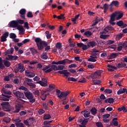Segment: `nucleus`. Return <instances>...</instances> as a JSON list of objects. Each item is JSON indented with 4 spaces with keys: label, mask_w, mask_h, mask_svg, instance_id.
<instances>
[{
    "label": "nucleus",
    "mask_w": 127,
    "mask_h": 127,
    "mask_svg": "<svg viewBox=\"0 0 127 127\" xmlns=\"http://www.w3.org/2000/svg\"><path fill=\"white\" fill-rule=\"evenodd\" d=\"M35 42L36 43L39 50H42L44 47H46L45 49V51H49V50L51 49L50 46H48V44L46 41L41 40V39L39 38H36L35 39Z\"/></svg>",
    "instance_id": "nucleus-1"
},
{
    "label": "nucleus",
    "mask_w": 127,
    "mask_h": 127,
    "mask_svg": "<svg viewBox=\"0 0 127 127\" xmlns=\"http://www.w3.org/2000/svg\"><path fill=\"white\" fill-rule=\"evenodd\" d=\"M53 70L58 71V66L56 65H52L51 66V64H49L42 69V70L44 71L45 73H50Z\"/></svg>",
    "instance_id": "nucleus-2"
},
{
    "label": "nucleus",
    "mask_w": 127,
    "mask_h": 127,
    "mask_svg": "<svg viewBox=\"0 0 127 127\" xmlns=\"http://www.w3.org/2000/svg\"><path fill=\"white\" fill-rule=\"evenodd\" d=\"M24 94H25V96L26 98L28 100H29V102L31 104H33V103H35V98H34V96H33V94H32V93L30 92V91H24Z\"/></svg>",
    "instance_id": "nucleus-3"
},
{
    "label": "nucleus",
    "mask_w": 127,
    "mask_h": 127,
    "mask_svg": "<svg viewBox=\"0 0 127 127\" xmlns=\"http://www.w3.org/2000/svg\"><path fill=\"white\" fill-rule=\"evenodd\" d=\"M56 93L58 97L59 98V99H61L63 97H65L66 96H68L70 93L67 92H61L60 90L57 89L56 90Z\"/></svg>",
    "instance_id": "nucleus-4"
},
{
    "label": "nucleus",
    "mask_w": 127,
    "mask_h": 127,
    "mask_svg": "<svg viewBox=\"0 0 127 127\" xmlns=\"http://www.w3.org/2000/svg\"><path fill=\"white\" fill-rule=\"evenodd\" d=\"M25 70V68H24V66L21 65L20 64H18V66L14 68V71L15 73H18V72L20 73H23Z\"/></svg>",
    "instance_id": "nucleus-5"
},
{
    "label": "nucleus",
    "mask_w": 127,
    "mask_h": 127,
    "mask_svg": "<svg viewBox=\"0 0 127 127\" xmlns=\"http://www.w3.org/2000/svg\"><path fill=\"white\" fill-rule=\"evenodd\" d=\"M0 105L2 106L3 110L5 112H10L11 111V109L9 107H7V106L9 105V103L7 102H4L0 103Z\"/></svg>",
    "instance_id": "nucleus-6"
},
{
    "label": "nucleus",
    "mask_w": 127,
    "mask_h": 127,
    "mask_svg": "<svg viewBox=\"0 0 127 127\" xmlns=\"http://www.w3.org/2000/svg\"><path fill=\"white\" fill-rule=\"evenodd\" d=\"M102 72L101 70H97L94 72V73L90 75V77L92 78V79H99V77L102 75Z\"/></svg>",
    "instance_id": "nucleus-7"
},
{
    "label": "nucleus",
    "mask_w": 127,
    "mask_h": 127,
    "mask_svg": "<svg viewBox=\"0 0 127 127\" xmlns=\"http://www.w3.org/2000/svg\"><path fill=\"white\" fill-rule=\"evenodd\" d=\"M66 63H68V64H71V63H74V61L72 60H70L69 59H64L62 61H58V65H59V64L65 65Z\"/></svg>",
    "instance_id": "nucleus-8"
},
{
    "label": "nucleus",
    "mask_w": 127,
    "mask_h": 127,
    "mask_svg": "<svg viewBox=\"0 0 127 127\" xmlns=\"http://www.w3.org/2000/svg\"><path fill=\"white\" fill-rule=\"evenodd\" d=\"M23 108V105L20 103H16L15 105V111L14 113H19L20 109Z\"/></svg>",
    "instance_id": "nucleus-9"
},
{
    "label": "nucleus",
    "mask_w": 127,
    "mask_h": 127,
    "mask_svg": "<svg viewBox=\"0 0 127 127\" xmlns=\"http://www.w3.org/2000/svg\"><path fill=\"white\" fill-rule=\"evenodd\" d=\"M114 28L111 26H107L106 27L104 28L102 32H101V34H106V33H108L109 30H113Z\"/></svg>",
    "instance_id": "nucleus-10"
},
{
    "label": "nucleus",
    "mask_w": 127,
    "mask_h": 127,
    "mask_svg": "<svg viewBox=\"0 0 127 127\" xmlns=\"http://www.w3.org/2000/svg\"><path fill=\"white\" fill-rule=\"evenodd\" d=\"M13 94L16 97H17V98H20L21 99H23L24 98V94L23 93L20 92V91H15L13 92Z\"/></svg>",
    "instance_id": "nucleus-11"
},
{
    "label": "nucleus",
    "mask_w": 127,
    "mask_h": 127,
    "mask_svg": "<svg viewBox=\"0 0 127 127\" xmlns=\"http://www.w3.org/2000/svg\"><path fill=\"white\" fill-rule=\"evenodd\" d=\"M19 13L20 14V16L22 19H25V13H26V9H21Z\"/></svg>",
    "instance_id": "nucleus-12"
},
{
    "label": "nucleus",
    "mask_w": 127,
    "mask_h": 127,
    "mask_svg": "<svg viewBox=\"0 0 127 127\" xmlns=\"http://www.w3.org/2000/svg\"><path fill=\"white\" fill-rule=\"evenodd\" d=\"M7 56L8 58H6V60H9L10 61H15V60H17L18 59V57H17V56L8 55Z\"/></svg>",
    "instance_id": "nucleus-13"
},
{
    "label": "nucleus",
    "mask_w": 127,
    "mask_h": 127,
    "mask_svg": "<svg viewBox=\"0 0 127 127\" xmlns=\"http://www.w3.org/2000/svg\"><path fill=\"white\" fill-rule=\"evenodd\" d=\"M8 35H9L8 32H6L4 33V34H3V35L1 37V42H5V41H6V40H7L6 39V38H7V37H8Z\"/></svg>",
    "instance_id": "nucleus-14"
},
{
    "label": "nucleus",
    "mask_w": 127,
    "mask_h": 127,
    "mask_svg": "<svg viewBox=\"0 0 127 127\" xmlns=\"http://www.w3.org/2000/svg\"><path fill=\"white\" fill-rule=\"evenodd\" d=\"M8 25H9V27H12V28H15V27H17V23L16 22V20H12L10 21Z\"/></svg>",
    "instance_id": "nucleus-15"
},
{
    "label": "nucleus",
    "mask_w": 127,
    "mask_h": 127,
    "mask_svg": "<svg viewBox=\"0 0 127 127\" xmlns=\"http://www.w3.org/2000/svg\"><path fill=\"white\" fill-rule=\"evenodd\" d=\"M25 75L27 76V77H29L30 78H33L34 76H35V73L28 71V70L25 71Z\"/></svg>",
    "instance_id": "nucleus-16"
},
{
    "label": "nucleus",
    "mask_w": 127,
    "mask_h": 127,
    "mask_svg": "<svg viewBox=\"0 0 127 127\" xmlns=\"http://www.w3.org/2000/svg\"><path fill=\"white\" fill-rule=\"evenodd\" d=\"M107 67H108V70L109 71V72H114L115 70H117V67L114 66L111 64H108Z\"/></svg>",
    "instance_id": "nucleus-17"
},
{
    "label": "nucleus",
    "mask_w": 127,
    "mask_h": 127,
    "mask_svg": "<svg viewBox=\"0 0 127 127\" xmlns=\"http://www.w3.org/2000/svg\"><path fill=\"white\" fill-rule=\"evenodd\" d=\"M88 47H89V48L90 47H92V48H93V47H95V46H97V43H96V42L95 41L89 42L88 43Z\"/></svg>",
    "instance_id": "nucleus-18"
},
{
    "label": "nucleus",
    "mask_w": 127,
    "mask_h": 127,
    "mask_svg": "<svg viewBox=\"0 0 127 127\" xmlns=\"http://www.w3.org/2000/svg\"><path fill=\"white\" fill-rule=\"evenodd\" d=\"M114 102H115V99L113 98H109L105 100V103L106 104L109 103V104H114Z\"/></svg>",
    "instance_id": "nucleus-19"
},
{
    "label": "nucleus",
    "mask_w": 127,
    "mask_h": 127,
    "mask_svg": "<svg viewBox=\"0 0 127 127\" xmlns=\"http://www.w3.org/2000/svg\"><path fill=\"white\" fill-rule=\"evenodd\" d=\"M14 49L13 48H11L10 49H8L4 53L5 55H7V54H12L13 53Z\"/></svg>",
    "instance_id": "nucleus-20"
},
{
    "label": "nucleus",
    "mask_w": 127,
    "mask_h": 127,
    "mask_svg": "<svg viewBox=\"0 0 127 127\" xmlns=\"http://www.w3.org/2000/svg\"><path fill=\"white\" fill-rule=\"evenodd\" d=\"M93 85H101L102 81L100 80L93 79L92 80Z\"/></svg>",
    "instance_id": "nucleus-21"
},
{
    "label": "nucleus",
    "mask_w": 127,
    "mask_h": 127,
    "mask_svg": "<svg viewBox=\"0 0 127 127\" xmlns=\"http://www.w3.org/2000/svg\"><path fill=\"white\" fill-rule=\"evenodd\" d=\"M21 122V120H19V122H16L15 123V126L17 127H24V124L23 123H20Z\"/></svg>",
    "instance_id": "nucleus-22"
},
{
    "label": "nucleus",
    "mask_w": 127,
    "mask_h": 127,
    "mask_svg": "<svg viewBox=\"0 0 127 127\" xmlns=\"http://www.w3.org/2000/svg\"><path fill=\"white\" fill-rule=\"evenodd\" d=\"M126 66H127V64L120 63L117 64V68L120 69V68H124V67H126Z\"/></svg>",
    "instance_id": "nucleus-23"
},
{
    "label": "nucleus",
    "mask_w": 127,
    "mask_h": 127,
    "mask_svg": "<svg viewBox=\"0 0 127 127\" xmlns=\"http://www.w3.org/2000/svg\"><path fill=\"white\" fill-rule=\"evenodd\" d=\"M120 2L118 0H113L110 4V5H114L115 6H119Z\"/></svg>",
    "instance_id": "nucleus-24"
},
{
    "label": "nucleus",
    "mask_w": 127,
    "mask_h": 127,
    "mask_svg": "<svg viewBox=\"0 0 127 127\" xmlns=\"http://www.w3.org/2000/svg\"><path fill=\"white\" fill-rule=\"evenodd\" d=\"M125 93H126V88H121L117 91V95H122V94H125Z\"/></svg>",
    "instance_id": "nucleus-25"
},
{
    "label": "nucleus",
    "mask_w": 127,
    "mask_h": 127,
    "mask_svg": "<svg viewBox=\"0 0 127 127\" xmlns=\"http://www.w3.org/2000/svg\"><path fill=\"white\" fill-rule=\"evenodd\" d=\"M27 85H28V86H29V87H30V88H31L32 89H34L36 87V85H35V84L32 83V82H26Z\"/></svg>",
    "instance_id": "nucleus-26"
},
{
    "label": "nucleus",
    "mask_w": 127,
    "mask_h": 127,
    "mask_svg": "<svg viewBox=\"0 0 127 127\" xmlns=\"http://www.w3.org/2000/svg\"><path fill=\"white\" fill-rule=\"evenodd\" d=\"M41 58L44 60H46L47 59H48V56H47V54H46V53H43L41 55Z\"/></svg>",
    "instance_id": "nucleus-27"
},
{
    "label": "nucleus",
    "mask_w": 127,
    "mask_h": 127,
    "mask_svg": "<svg viewBox=\"0 0 127 127\" xmlns=\"http://www.w3.org/2000/svg\"><path fill=\"white\" fill-rule=\"evenodd\" d=\"M116 16H117V12L116 13H113L111 16L110 21H115V20H116V19H115V17H116Z\"/></svg>",
    "instance_id": "nucleus-28"
},
{
    "label": "nucleus",
    "mask_w": 127,
    "mask_h": 127,
    "mask_svg": "<svg viewBox=\"0 0 127 127\" xmlns=\"http://www.w3.org/2000/svg\"><path fill=\"white\" fill-rule=\"evenodd\" d=\"M30 50L33 55H35V54H37V53H38V52H37V50L35 49V48H30Z\"/></svg>",
    "instance_id": "nucleus-29"
},
{
    "label": "nucleus",
    "mask_w": 127,
    "mask_h": 127,
    "mask_svg": "<svg viewBox=\"0 0 127 127\" xmlns=\"http://www.w3.org/2000/svg\"><path fill=\"white\" fill-rule=\"evenodd\" d=\"M118 55L117 53H112L110 55L109 59H115L116 57H118Z\"/></svg>",
    "instance_id": "nucleus-30"
},
{
    "label": "nucleus",
    "mask_w": 127,
    "mask_h": 127,
    "mask_svg": "<svg viewBox=\"0 0 127 127\" xmlns=\"http://www.w3.org/2000/svg\"><path fill=\"white\" fill-rule=\"evenodd\" d=\"M70 76V72H68L67 69H64V72L63 77H66V78H68Z\"/></svg>",
    "instance_id": "nucleus-31"
},
{
    "label": "nucleus",
    "mask_w": 127,
    "mask_h": 127,
    "mask_svg": "<svg viewBox=\"0 0 127 127\" xmlns=\"http://www.w3.org/2000/svg\"><path fill=\"white\" fill-rule=\"evenodd\" d=\"M97 44L99 45H105L106 44V41H102V40H97Z\"/></svg>",
    "instance_id": "nucleus-32"
},
{
    "label": "nucleus",
    "mask_w": 127,
    "mask_h": 127,
    "mask_svg": "<svg viewBox=\"0 0 127 127\" xmlns=\"http://www.w3.org/2000/svg\"><path fill=\"white\" fill-rule=\"evenodd\" d=\"M90 111L92 115H93V116H95V115L97 114V109L95 107L92 108Z\"/></svg>",
    "instance_id": "nucleus-33"
},
{
    "label": "nucleus",
    "mask_w": 127,
    "mask_h": 127,
    "mask_svg": "<svg viewBox=\"0 0 127 127\" xmlns=\"http://www.w3.org/2000/svg\"><path fill=\"white\" fill-rule=\"evenodd\" d=\"M50 119H51V115L50 114H45L43 117V120L44 121H46V120H49Z\"/></svg>",
    "instance_id": "nucleus-34"
},
{
    "label": "nucleus",
    "mask_w": 127,
    "mask_h": 127,
    "mask_svg": "<svg viewBox=\"0 0 127 127\" xmlns=\"http://www.w3.org/2000/svg\"><path fill=\"white\" fill-rule=\"evenodd\" d=\"M37 83H38V84H40V85H41V86H42V87L47 86V83H46V82H44L41 80L39 81Z\"/></svg>",
    "instance_id": "nucleus-35"
},
{
    "label": "nucleus",
    "mask_w": 127,
    "mask_h": 127,
    "mask_svg": "<svg viewBox=\"0 0 127 127\" xmlns=\"http://www.w3.org/2000/svg\"><path fill=\"white\" fill-rule=\"evenodd\" d=\"M16 21L17 22V25H19L18 24L22 25V24H24V20H21L20 19H17Z\"/></svg>",
    "instance_id": "nucleus-36"
},
{
    "label": "nucleus",
    "mask_w": 127,
    "mask_h": 127,
    "mask_svg": "<svg viewBox=\"0 0 127 127\" xmlns=\"http://www.w3.org/2000/svg\"><path fill=\"white\" fill-rule=\"evenodd\" d=\"M87 61H89V62H96L97 60H96L94 57L91 56L90 58L88 59Z\"/></svg>",
    "instance_id": "nucleus-37"
},
{
    "label": "nucleus",
    "mask_w": 127,
    "mask_h": 127,
    "mask_svg": "<svg viewBox=\"0 0 127 127\" xmlns=\"http://www.w3.org/2000/svg\"><path fill=\"white\" fill-rule=\"evenodd\" d=\"M3 62L5 67H9L10 66V62L5 60L3 61Z\"/></svg>",
    "instance_id": "nucleus-38"
},
{
    "label": "nucleus",
    "mask_w": 127,
    "mask_h": 127,
    "mask_svg": "<svg viewBox=\"0 0 127 127\" xmlns=\"http://www.w3.org/2000/svg\"><path fill=\"white\" fill-rule=\"evenodd\" d=\"M92 34V32L90 31H87L84 33V36H87V37H90V36H91Z\"/></svg>",
    "instance_id": "nucleus-39"
},
{
    "label": "nucleus",
    "mask_w": 127,
    "mask_h": 127,
    "mask_svg": "<svg viewBox=\"0 0 127 127\" xmlns=\"http://www.w3.org/2000/svg\"><path fill=\"white\" fill-rule=\"evenodd\" d=\"M56 48L57 49H61V48H62V44L61 43H57L56 44Z\"/></svg>",
    "instance_id": "nucleus-40"
},
{
    "label": "nucleus",
    "mask_w": 127,
    "mask_h": 127,
    "mask_svg": "<svg viewBox=\"0 0 127 127\" xmlns=\"http://www.w3.org/2000/svg\"><path fill=\"white\" fill-rule=\"evenodd\" d=\"M2 91L3 92L4 94H6V95H11V92L6 89H3Z\"/></svg>",
    "instance_id": "nucleus-41"
},
{
    "label": "nucleus",
    "mask_w": 127,
    "mask_h": 127,
    "mask_svg": "<svg viewBox=\"0 0 127 127\" xmlns=\"http://www.w3.org/2000/svg\"><path fill=\"white\" fill-rule=\"evenodd\" d=\"M126 107H125V106H122V107H121V108H119L118 109V111L119 112H122V111H123V112H124V113H126Z\"/></svg>",
    "instance_id": "nucleus-42"
},
{
    "label": "nucleus",
    "mask_w": 127,
    "mask_h": 127,
    "mask_svg": "<svg viewBox=\"0 0 127 127\" xmlns=\"http://www.w3.org/2000/svg\"><path fill=\"white\" fill-rule=\"evenodd\" d=\"M124 34L120 33L116 36V40H120L123 38Z\"/></svg>",
    "instance_id": "nucleus-43"
},
{
    "label": "nucleus",
    "mask_w": 127,
    "mask_h": 127,
    "mask_svg": "<svg viewBox=\"0 0 127 127\" xmlns=\"http://www.w3.org/2000/svg\"><path fill=\"white\" fill-rule=\"evenodd\" d=\"M19 90H23V91H25V92L28 91V89H27V88L24 87L23 85L21 86L19 88Z\"/></svg>",
    "instance_id": "nucleus-44"
},
{
    "label": "nucleus",
    "mask_w": 127,
    "mask_h": 127,
    "mask_svg": "<svg viewBox=\"0 0 127 127\" xmlns=\"http://www.w3.org/2000/svg\"><path fill=\"white\" fill-rule=\"evenodd\" d=\"M100 37L102 39H107L108 37H110V35H101Z\"/></svg>",
    "instance_id": "nucleus-45"
},
{
    "label": "nucleus",
    "mask_w": 127,
    "mask_h": 127,
    "mask_svg": "<svg viewBox=\"0 0 127 127\" xmlns=\"http://www.w3.org/2000/svg\"><path fill=\"white\" fill-rule=\"evenodd\" d=\"M89 48H90L89 47V46H88V44H87V46L85 44H83L82 47V50H83V51H85V50H88Z\"/></svg>",
    "instance_id": "nucleus-46"
},
{
    "label": "nucleus",
    "mask_w": 127,
    "mask_h": 127,
    "mask_svg": "<svg viewBox=\"0 0 127 127\" xmlns=\"http://www.w3.org/2000/svg\"><path fill=\"white\" fill-rule=\"evenodd\" d=\"M117 25H118V26L122 27L124 26V22L122 20L117 21Z\"/></svg>",
    "instance_id": "nucleus-47"
},
{
    "label": "nucleus",
    "mask_w": 127,
    "mask_h": 127,
    "mask_svg": "<svg viewBox=\"0 0 127 127\" xmlns=\"http://www.w3.org/2000/svg\"><path fill=\"white\" fill-rule=\"evenodd\" d=\"M3 122H5V123H6V124H8V123H10L11 120L10 118L7 117V118H5L3 119Z\"/></svg>",
    "instance_id": "nucleus-48"
},
{
    "label": "nucleus",
    "mask_w": 127,
    "mask_h": 127,
    "mask_svg": "<svg viewBox=\"0 0 127 127\" xmlns=\"http://www.w3.org/2000/svg\"><path fill=\"white\" fill-rule=\"evenodd\" d=\"M95 125L97 127H104V125H103V123L101 122H96Z\"/></svg>",
    "instance_id": "nucleus-49"
},
{
    "label": "nucleus",
    "mask_w": 127,
    "mask_h": 127,
    "mask_svg": "<svg viewBox=\"0 0 127 127\" xmlns=\"http://www.w3.org/2000/svg\"><path fill=\"white\" fill-rule=\"evenodd\" d=\"M68 81H71L72 82H77V79L74 77H69L67 78Z\"/></svg>",
    "instance_id": "nucleus-50"
},
{
    "label": "nucleus",
    "mask_w": 127,
    "mask_h": 127,
    "mask_svg": "<svg viewBox=\"0 0 127 127\" xmlns=\"http://www.w3.org/2000/svg\"><path fill=\"white\" fill-rule=\"evenodd\" d=\"M46 34L47 39H50L51 38V34L50 33L49 31H46Z\"/></svg>",
    "instance_id": "nucleus-51"
},
{
    "label": "nucleus",
    "mask_w": 127,
    "mask_h": 127,
    "mask_svg": "<svg viewBox=\"0 0 127 127\" xmlns=\"http://www.w3.org/2000/svg\"><path fill=\"white\" fill-rule=\"evenodd\" d=\"M9 37L10 38H11L12 39H14V38H16V35L13 33H11L9 34Z\"/></svg>",
    "instance_id": "nucleus-52"
},
{
    "label": "nucleus",
    "mask_w": 127,
    "mask_h": 127,
    "mask_svg": "<svg viewBox=\"0 0 127 127\" xmlns=\"http://www.w3.org/2000/svg\"><path fill=\"white\" fill-rule=\"evenodd\" d=\"M27 17H29V18H32L33 17V14L30 11L28 12L27 14Z\"/></svg>",
    "instance_id": "nucleus-53"
},
{
    "label": "nucleus",
    "mask_w": 127,
    "mask_h": 127,
    "mask_svg": "<svg viewBox=\"0 0 127 127\" xmlns=\"http://www.w3.org/2000/svg\"><path fill=\"white\" fill-rule=\"evenodd\" d=\"M88 120L89 119L84 118L82 123H81V125H84L85 126H86V125H87V124L88 123Z\"/></svg>",
    "instance_id": "nucleus-54"
},
{
    "label": "nucleus",
    "mask_w": 127,
    "mask_h": 127,
    "mask_svg": "<svg viewBox=\"0 0 127 127\" xmlns=\"http://www.w3.org/2000/svg\"><path fill=\"white\" fill-rule=\"evenodd\" d=\"M33 94L37 97H39L40 93L39 90H34L33 91Z\"/></svg>",
    "instance_id": "nucleus-55"
},
{
    "label": "nucleus",
    "mask_w": 127,
    "mask_h": 127,
    "mask_svg": "<svg viewBox=\"0 0 127 127\" xmlns=\"http://www.w3.org/2000/svg\"><path fill=\"white\" fill-rule=\"evenodd\" d=\"M111 117V115L110 114H104L103 115L102 118L103 119H109Z\"/></svg>",
    "instance_id": "nucleus-56"
},
{
    "label": "nucleus",
    "mask_w": 127,
    "mask_h": 127,
    "mask_svg": "<svg viewBox=\"0 0 127 127\" xmlns=\"http://www.w3.org/2000/svg\"><path fill=\"white\" fill-rule=\"evenodd\" d=\"M104 93H106L107 94H112V93H113V90L106 89L104 90Z\"/></svg>",
    "instance_id": "nucleus-57"
},
{
    "label": "nucleus",
    "mask_w": 127,
    "mask_h": 127,
    "mask_svg": "<svg viewBox=\"0 0 127 127\" xmlns=\"http://www.w3.org/2000/svg\"><path fill=\"white\" fill-rule=\"evenodd\" d=\"M13 83H14V84H16V85H18V84H19V79L15 78L13 81Z\"/></svg>",
    "instance_id": "nucleus-58"
},
{
    "label": "nucleus",
    "mask_w": 127,
    "mask_h": 127,
    "mask_svg": "<svg viewBox=\"0 0 127 127\" xmlns=\"http://www.w3.org/2000/svg\"><path fill=\"white\" fill-rule=\"evenodd\" d=\"M24 27H25V28H26V29H29V26H28V22H24Z\"/></svg>",
    "instance_id": "nucleus-59"
},
{
    "label": "nucleus",
    "mask_w": 127,
    "mask_h": 127,
    "mask_svg": "<svg viewBox=\"0 0 127 127\" xmlns=\"http://www.w3.org/2000/svg\"><path fill=\"white\" fill-rule=\"evenodd\" d=\"M114 43H115V41L114 40H108L107 41L108 45H111V44H114Z\"/></svg>",
    "instance_id": "nucleus-60"
},
{
    "label": "nucleus",
    "mask_w": 127,
    "mask_h": 127,
    "mask_svg": "<svg viewBox=\"0 0 127 127\" xmlns=\"http://www.w3.org/2000/svg\"><path fill=\"white\" fill-rule=\"evenodd\" d=\"M90 113L88 111H86V113H84L83 116L85 118H89L90 117Z\"/></svg>",
    "instance_id": "nucleus-61"
},
{
    "label": "nucleus",
    "mask_w": 127,
    "mask_h": 127,
    "mask_svg": "<svg viewBox=\"0 0 127 127\" xmlns=\"http://www.w3.org/2000/svg\"><path fill=\"white\" fill-rule=\"evenodd\" d=\"M65 17L64 16V14H61L60 15L58 16V19H64Z\"/></svg>",
    "instance_id": "nucleus-62"
},
{
    "label": "nucleus",
    "mask_w": 127,
    "mask_h": 127,
    "mask_svg": "<svg viewBox=\"0 0 127 127\" xmlns=\"http://www.w3.org/2000/svg\"><path fill=\"white\" fill-rule=\"evenodd\" d=\"M17 28V29L18 30H19V31H20V30H21L22 29H23V26H21V25H17V27H16Z\"/></svg>",
    "instance_id": "nucleus-63"
},
{
    "label": "nucleus",
    "mask_w": 127,
    "mask_h": 127,
    "mask_svg": "<svg viewBox=\"0 0 127 127\" xmlns=\"http://www.w3.org/2000/svg\"><path fill=\"white\" fill-rule=\"evenodd\" d=\"M17 102V104H20L21 105H22L24 104V103H25V101H24L22 99H19Z\"/></svg>",
    "instance_id": "nucleus-64"
}]
</instances>
